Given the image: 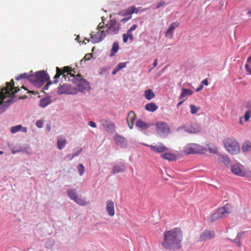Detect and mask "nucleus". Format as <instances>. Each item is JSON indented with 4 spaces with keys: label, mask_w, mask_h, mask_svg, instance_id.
<instances>
[{
    "label": "nucleus",
    "mask_w": 251,
    "mask_h": 251,
    "mask_svg": "<svg viewBox=\"0 0 251 251\" xmlns=\"http://www.w3.org/2000/svg\"><path fill=\"white\" fill-rule=\"evenodd\" d=\"M135 7H129L128 9H127V13L128 15H131L134 12V10H135Z\"/></svg>",
    "instance_id": "44"
},
{
    "label": "nucleus",
    "mask_w": 251,
    "mask_h": 251,
    "mask_svg": "<svg viewBox=\"0 0 251 251\" xmlns=\"http://www.w3.org/2000/svg\"><path fill=\"white\" fill-rule=\"evenodd\" d=\"M88 124L89 126H91L92 127H96V126H97L96 123L92 121L89 122Z\"/></svg>",
    "instance_id": "48"
},
{
    "label": "nucleus",
    "mask_w": 251,
    "mask_h": 251,
    "mask_svg": "<svg viewBox=\"0 0 251 251\" xmlns=\"http://www.w3.org/2000/svg\"><path fill=\"white\" fill-rule=\"evenodd\" d=\"M232 208L230 204L226 203L217 209L210 217L211 222L224 218L232 212Z\"/></svg>",
    "instance_id": "3"
},
{
    "label": "nucleus",
    "mask_w": 251,
    "mask_h": 251,
    "mask_svg": "<svg viewBox=\"0 0 251 251\" xmlns=\"http://www.w3.org/2000/svg\"><path fill=\"white\" fill-rule=\"evenodd\" d=\"M47 128L48 131H50V125H48L47 126Z\"/></svg>",
    "instance_id": "61"
},
{
    "label": "nucleus",
    "mask_w": 251,
    "mask_h": 251,
    "mask_svg": "<svg viewBox=\"0 0 251 251\" xmlns=\"http://www.w3.org/2000/svg\"><path fill=\"white\" fill-rule=\"evenodd\" d=\"M12 84L11 83H8L7 84V87L5 88H0V105L2 104V102L5 98L4 94L8 95L7 96H10V94H12L11 92L10 93V91H11V87L12 86Z\"/></svg>",
    "instance_id": "14"
},
{
    "label": "nucleus",
    "mask_w": 251,
    "mask_h": 251,
    "mask_svg": "<svg viewBox=\"0 0 251 251\" xmlns=\"http://www.w3.org/2000/svg\"><path fill=\"white\" fill-rule=\"evenodd\" d=\"M18 151H15L14 150L12 151V153H15L16 152H17Z\"/></svg>",
    "instance_id": "63"
},
{
    "label": "nucleus",
    "mask_w": 251,
    "mask_h": 251,
    "mask_svg": "<svg viewBox=\"0 0 251 251\" xmlns=\"http://www.w3.org/2000/svg\"><path fill=\"white\" fill-rule=\"evenodd\" d=\"M186 100V99L179 101L177 104V107H178L179 106H180Z\"/></svg>",
    "instance_id": "55"
},
{
    "label": "nucleus",
    "mask_w": 251,
    "mask_h": 251,
    "mask_svg": "<svg viewBox=\"0 0 251 251\" xmlns=\"http://www.w3.org/2000/svg\"><path fill=\"white\" fill-rule=\"evenodd\" d=\"M146 146L149 147L151 151L155 153H163L167 151L169 149L163 143H159L154 145H149L145 144Z\"/></svg>",
    "instance_id": "13"
},
{
    "label": "nucleus",
    "mask_w": 251,
    "mask_h": 251,
    "mask_svg": "<svg viewBox=\"0 0 251 251\" xmlns=\"http://www.w3.org/2000/svg\"><path fill=\"white\" fill-rule=\"evenodd\" d=\"M85 39L87 41V42H89L90 41L89 39H87L86 38H85Z\"/></svg>",
    "instance_id": "64"
},
{
    "label": "nucleus",
    "mask_w": 251,
    "mask_h": 251,
    "mask_svg": "<svg viewBox=\"0 0 251 251\" xmlns=\"http://www.w3.org/2000/svg\"><path fill=\"white\" fill-rule=\"evenodd\" d=\"M114 140L116 144L121 148H125L127 147V141L123 136L116 134L114 136Z\"/></svg>",
    "instance_id": "16"
},
{
    "label": "nucleus",
    "mask_w": 251,
    "mask_h": 251,
    "mask_svg": "<svg viewBox=\"0 0 251 251\" xmlns=\"http://www.w3.org/2000/svg\"><path fill=\"white\" fill-rule=\"evenodd\" d=\"M123 42L124 43H126L128 40V35H127L126 34H124L123 35Z\"/></svg>",
    "instance_id": "49"
},
{
    "label": "nucleus",
    "mask_w": 251,
    "mask_h": 251,
    "mask_svg": "<svg viewBox=\"0 0 251 251\" xmlns=\"http://www.w3.org/2000/svg\"><path fill=\"white\" fill-rule=\"evenodd\" d=\"M251 117V110H249L245 112L244 115V119L245 122H247L249 121V119Z\"/></svg>",
    "instance_id": "42"
},
{
    "label": "nucleus",
    "mask_w": 251,
    "mask_h": 251,
    "mask_svg": "<svg viewBox=\"0 0 251 251\" xmlns=\"http://www.w3.org/2000/svg\"><path fill=\"white\" fill-rule=\"evenodd\" d=\"M31 83L35 86H40L43 83L48 81L50 77L46 72L44 71H38L35 74H32L30 76Z\"/></svg>",
    "instance_id": "6"
},
{
    "label": "nucleus",
    "mask_w": 251,
    "mask_h": 251,
    "mask_svg": "<svg viewBox=\"0 0 251 251\" xmlns=\"http://www.w3.org/2000/svg\"><path fill=\"white\" fill-rule=\"evenodd\" d=\"M209 152L214 154H216L218 152V149L216 147H214L213 148L209 147L208 148Z\"/></svg>",
    "instance_id": "43"
},
{
    "label": "nucleus",
    "mask_w": 251,
    "mask_h": 251,
    "mask_svg": "<svg viewBox=\"0 0 251 251\" xmlns=\"http://www.w3.org/2000/svg\"><path fill=\"white\" fill-rule=\"evenodd\" d=\"M43 122L41 120H38L36 123V125L37 127L41 128L42 127Z\"/></svg>",
    "instance_id": "46"
},
{
    "label": "nucleus",
    "mask_w": 251,
    "mask_h": 251,
    "mask_svg": "<svg viewBox=\"0 0 251 251\" xmlns=\"http://www.w3.org/2000/svg\"><path fill=\"white\" fill-rule=\"evenodd\" d=\"M162 246L168 250L177 249L181 247L183 239V233L179 227H176L163 233Z\"/></svg>",
    "instance_id": "1"
},
{
    "label": "nucleus",
    "mask_w": 251,
    "mask_h": 251,
    "mask_svg": "<svg viewBox=\"0 0 251 251\" xmlns=\"http://www.w3.org/2000/svg\"><path fill=\"white\" fill-rule=\"evenodd\" d=\"M242 166V165L239 163L231 165V171L232 173L235 175L240 176H244L245 173L241 169Z\"/></svg>",
    "instance_id": "17"
},
{
    "label": "nucleus",
    "mask_w": 251,
    "mask_h": 251,
    "mask_svg": "<svg viewBox=\"0 0 251 251\" xmlns=\"http://www.w3.org/2000/svg\"><path fill=\"white\" fill-rule=\"evenodd\" d=\"M145 109L150 112H154L158 109V106L153 102H150L145 105Z\"/></svg>",
    "instance_id": "26"
},
{
    "label": "nucleus",
    "mask_w": 251,
    "mask_h": 251,
    "mask_svg": "<svg viewBox=\"0 0 251 251\" xmlns=\"http://www.w3.org/2000/svg\"><path fill=\"white\" fill-rule=\"evenodd\" d=\"M128 63V62H121L119 63L114 69L113 70L112 72V75H115L118 72H119L120 70L123 68H126V64Z\"/></svg>",
    "instance_id": "25"
},
{
    "label": "nucleus",
    "mask_w": 251,
    "mask_h": 251,
    "mask_svg": "<svg viewBox=\"0 0 251 251\" xmlns=\"http://www.w3.org/2000/svg\"><path fill=\"white\" fill-rule=\"evenodd\" d=\"M23 128V126L22 125H18L15 126H13L11 128V132L12 133H15L19 131H20L22 128Z\"/></svg>",
    "instance_id": "35"
},
{
    "label": "nucleus",
    "mask_w": 251,
    "mask_h": 251,
    "mask_svg": "<svg viewBox=\"0 0 251 251\" xmlns=\"http://www.w3.org/2000/svg\"><path fill=\"white\" fill-rule=\"evenodd\" d=\"M127 35H128V37L131 40H133V37L132 35V34L131 33V32H129L128 31H127V33H126Z\"/></svg>",
    "instance_id": "51"
},
{
    "label": "nucleus",
    "mask_w": 251,
    "mask_h": 251,
    "mask_svg": "<svg viewBox=\"0 0 251 251\" xmlns=\"http://www.w3.org/2000/svg\"><path fill=\"white\" fill-rule=\"evenodd\" d=\"M50 84H51V81H50V82H48V84H46V85L44 86V90H47V89H48V88H49V85H50Z\"/></svg>",
    "instance_id": "53"
},
{
    "label": "nucleus",
    "mask_w": 251,
    "mask_h": 251,
    "mask_svg": "<svg viewBox=\"0 0 251 251\" xmlns=\"http://www.w3.org/2000/svg\"><path fill=\"white\" fill-rule=\"evenodd\" d=\"M157 133L162 137H166L169 132L170 128L169 126L164 122L159 121L155 124Z\"/></svg>",
    "instance_id": "10"
},
{
    "label": "nucleus",
    "mask_w": 251,
    "mask_h": 251,
    "mask_svg": "<svg viewBox=\"0 0 251 251\" xmlns=\"http://www.w3.org/2000/svg\"><path fill=\"white\" fill-rule=\"evenodd\" d=\"M32 75L31 74H28L26 73L22 74L15 78L16 80H19L21 79H27L31 82L30 76Z\"/></svg>",
    "instance_id": "29"
},
{
    "label": "nucleus",
    "mask_w": 251,
    "mask_h": 251,
    "mask_svg": "<svg viewBox=\"0 0 251 251\" xmlns=\"http://www.w3.org/2000/svg\"><path fill=\"white\" fill-rule=\"evenodd\" d=\"M206 149L197 144H188L184 148V152L186 154L204 153Z\"/></svg>",
    "instance_id": "8"
},
{
    "label": "nucleus",
    "mask_w": 251,
    "mask_h": 251,
    "mask_svg": "<svg viewBox=\"0 0 251 251\" xmlns=\"http://www.w3.org/2000/svg\"><path fill=\"white\" fill-rule=\"evenodd\" d=\"M251 149V143L249 141H245L242 146V150H243V151L245 152H247L250 151Z\"/></svg>",
    "instance_id": "30"
},
{
    "label": "nucleus",
    "mask_w": 251,
    "mask_h": 251,
    "mask_svg": "<svg viewBox=\"0 0 251 251\" xmlns=\"http://www.w3.org/2000/svg\"><path fill=\"white\" fill-rule=\"evenodd\" d=\"M67 144V141L64 139H58L57 144V147L59 150H61L65 147Z\"/></svg>",
    "instance_id": "31"
},
{
    "label": "nucleus",
    "mask_w": 251,
    "mask_h": 251,
    "mask_svg": "<svg viewBox=\"0 0 251 251\" xmlns=\"http://www.w3.org/2000/svg\"><path fill=\"white\" fill-rule=\"evenodd\" d=\"M184 128L187 132L191 133H197L201 130V127L200 125L197 124H194L190 127L185 126L184 127Z\"/></svg>",
    "instance_id": "19"
},
{
    "label": "nucleus",
    "mask_w": 251,
    "mask_h": 251,
    "mask_svg": "<svg viewBox=\"0 0 251 251\" xmlns=\"http://www.w3.org/2000/svg\"><path fill=\"white\" fill-rule=\"evenodd\" d=\"M81 151V149H80L76 153H73L72 154H69L67 156V158L69 159V160H72L75 156H77L80 151Z\"/></svg>",
    "instance_id": "40"
},
{
    "label": "nucleus",
    "mask_w": 251,
    "mask_h": 251,
    "mask_svg": "<svg viewBox=\"0 0 251 251\" xmlns=\"http://www.w3.org/2000/svg\"><path fill=\"white\" fill-rule=\"evenodd\" d=\"M135 126L136 127L141 129V130H145L148 129L151 126V125L148 124L142 120L139 119L136 121Z\"/></svg>",
    "instance_id": "22"
},
{
    "label": "nucleus",
    "mask_w": 251,
    "mask_h": 251,
    "mask_svg": "<svg viewBox=\"0 0 251 251\" xmlns=\"http://www.w3.org/2000/svg\"><path fill=\"white\" fill-rule=\"evenodd\" d=\"M112 16H110V18ZM120 29V24L118 23L115 19H110L108 22L104 26L105 32L106 34H116L119 32Z\"/></svg>",
    "instance_id": "7"
},
{
    "label": "nucleus",
    "mask_w": 251,
    "mask_h": 251,
    "mask_svg": "<svg viewBox=\"0 0 251 251\" xmlns=\"http://www.w3.org/2000/svg\"><path fill=\"white\" fill-rule=\"evenodd\" d=\"M78 171L80 176H82L84 172V167L82 164H80L78 166Z\"/></svg>",
    "instance_id": "41"
},
{
    "label": "nucleus",
    "mask_w": 251,
    "mask_h": 251,
    "mask_svg": "<svg viewBox=\"0 0 251 251\" xmlns=\"http://www.w3.org/2000/svg\"><path fill=\"white\" fill-rule=\"evenodd\" d=\"M201 83L207 86L208 84V80H207V79H204V80H202Z\"/></svg>",
    "instance_id": "52"
},
{
    "label": "nucleus",
    "mask_w": 251,
    "mask_h": 251,
    "mask_svg": "<svg viewBox=\"0 0 251 251\" xmlns=\"http://www.w3.org/2000/svg\"><path fill=\"white\" fill-rule=\"evenodd\" d=\"M241 236V235H240L239 234H238L237 235V238L238 239V240H239V244H238L239 246H241V243L240 242Z\"/></svg>",
    "instance_id": "57"
},
{
    "label": "nucleus",
    "mask_w": 251,
    "mask_h": 251,
    "mask_svg": "<svg viewBox=\"0 0 251 251\" xmlns=\"http://www.w3.org/2000/svg\"><path fill=\"white\" fill-rule=\"evenodd\" d=\"M215 234L214 231L205 230L200 235L199 241L201 242L209 240L214 238Z\"/></svg>",
    "instance_id": "15"
},
{
    "label": "nucleus",
    "mask_w": 251,
    "mask_h": 251,
    "mask_svg": "<svg viewBox=\"0 0 251 251\" xmlns=\"http://www.w3.org/2000/svg\"><path fill=\"white\" fill-rule=\"evenodd\" d=\"M67 193L69 198L78 204L85 205L87 204L85 199L76 194L75 189H69Z\"/></svg>",
    "instance_id": "11"
},
{
    "label": "nucleus",
    "mask_w": 251,
    "mask_h": 251,
    "mask_svg": "<svg viewBox=\"0 0 251 251\" xmlns=\"http://www.w3.org/2000/svg\"><path fill=\"white\" fill-rule=\"evenodd\" d=\"M165 5V2L164 1H159V2L158 3V4H157V6H156V8L157 9H158V8H160V7H163V6H164Z\"/></svg>",
    "instance_id": "45"
},
{
    "label": "nucleus",
    "mask_w": 251,
    "mask_h": 251,
    "mask_svg": "<svg viewBox=\"0 0 251 251\" xmlns=\"http://www.w3.org/2000/svg\"><path fill=\"white\" fill-rule=\"evenodd\" d=\"M75 73V71L73 70V69L70 67L69 66H66L63 68L62 70L60 69L59 67H56V73L55 76H54V82L57 83L58 82V79L61 75H63V77L66 79V76L70 75V76L73 77V78H75V76L74 74H72V72Z\"/></svg>",
    "instance_id": "9"
},
{
    "label": "nucleus",
    "mask_w": 251,
    "mask_h": 251,
    "mask_svg": "<svg viewBox=\"0 0 251 251\" xmlns=\"http://www.w3.org/2000/svg\"><path fill=\"white\" fill-rule=\"evenodd\" d=\"M130 18V17L128 18H123V19H122L121 20V22H126Z\"/></svg>",
    "instance_id": "54"
},
{
    "label": "nucleus",
    "mask_w": 251,
    "mask_h": 251,
    "mask_svg": "<svg viewBox=\"0 0 251 251\" xmlns=\"http://www.w3.org/2000/svg\"><path fill=\"white\" fill-rule=\"evenodd\" d=\"M161 157L164 158V159L171 161V160H174L176 159V155L174 154L168 153V152H165L163 154H162L161 155Z\"/></svg>",
    "instance_id": "27"
},
{
    "label": "nucleus",
    "mask_w": 251,
    "mask_h": 251,
    "mask_svg": "<svg viewBox=\"0 0 251 251\" xmlns=\"http://www.w3.org/2000/svg\"><path fill=\"white\" fill-rule=\"evenodd\" d=\"M106 210L110 216L115 215L114 203L112 201L108 200L106 201Z\"/></svg>",
    "instance_id": "18"
},
{
    "label": "nucleus",
    "mask_w": 251,
    "mask_h": 251,
    "mask_svg": "<svg viewBox=\"0 0 251 251\" xmlns=\"http://www.w3.org/2000/svg\"><path fill=\"white\" fill-rule=\"evenodd\" d=\"M222 162L226 165L228 166L230 164L229 158L226 155H223L222 157Z\"/></svg>",
    "instance_id": "36"
},
{
    "label": "nucleus",
    "mask_w": 251,
    "mask_h": 251,
    "mask_svg": "<svg viewBox=\"0 0 251 251\" xmlns=\"http://www.w3.org/2000/svg\"><path fill=\"white\" fill-rule=\"evenodd\" d=\"M225 148L231 154H237L240 152V146L236 139L226 138L223 141Z\"/></svg>",
    "instance_id": "5"
},
{
    "label": "nucleus",
    "mask_w": 251,
    "mask_h": 251,
    "mask_svg": "<svg viewBox=\"0 0 251 251\" xmlns=\"http://www.w3.org/2000/svg\"><path fill=\"white\" fill-rule=\"evenodd\" d=\"M49 100L47 99H42L40 100V105L42 107H45L49 104Z\"/></svg>",
    "instance_id": "38"
},
{
    "label": "nucleus",
    "mask_w": 251,
    "mask_h": 251,
    "mask_svg": "<svg viewBox=\"0 0 251 251\" xmlns=\"http://www.w3.org/2000/svg\"><path fill=\"white\" fill-rule=\"evenodd\" d=\"M137 27L136 25H133L128 30L129 32H131L132 31L134 30Z\"/></svg>",
    "instance_id": "50"
},
{
    "label": "nucleus",
    "mask_w": 251,
    "mask_h": 251,
    "mask_svg": "<svg viewBox=\"0 0 251 251\" xmlns=\"http://www.w3.org/2000/svg\"><path fill=\"white\" fill-rule=\"evenodd\" d=\"M174 31L172 30H170V29L168 28L165 33L166 37L169 38L170 39H172L173 37Z\"/></svg>",
    "instance_id": "39"
},
{
    "label": "nucleus",
    "mask_w": 251,
    "mask_h": 251,
    "mask_svg": "<svg viewBox=\"0 0 251 251\" xmlns=\"http://www.w3.org/2000/svg\"><path fill=\"white\" fill-rule=\"evenodd\" d=\"M92 54L91 53H87L85 55L84 59H85L86 60H88L90 59V58L92 57Z\"/></svg>",
    "instance_id": "47"
},
{
    "label": "nucleus",
    "mask_w": 251,
    "mask_h": 251,
    "mask_svg": "<svg viewBox=\"0 0 251 251\" xmlns=\"http://www.w3.org/2000/svg\"><path fill=\"white\" fill-rule=\"evenodd\" d=\"M203 88V85H201L199 87L197 88L196 90V92L201 91Z\"/></svg>",
    "instance_id": "56"
},
{
    "label": "nucleus",
    "mask_w": 251,
    "mask_h": 251,
    "mask_svg": "<svg viewBox=\"0 0 251 251\" xmlns=\"http://www.w3.org/2000/svg\"><path fill=\"white\" fill-rule=\"evenodd\" d=\"M8 83H11L12 84V86L11 87V91H10V93H12V94H10V96H7V94H5V98H4V100L2 102V104L3 106L5 107L9 106L10 104H11L14 100L13 99L15 96V94H17V96L19 98V99H25L26 98V94L29 93H33V92H31L27 90L24 86H22L21 88L18 86H15V84L14 82V80L12 79L9 82H6V87H3L2 88H5L7 87V84Z\"/></svg>",
    "instance_id": "2"
},
{
    "label": "nucleus",
    "mask_w": 251,
    "mask_h": 251,
    "mask_svg": "<svg viewBox=\"0 0 251 251\" xmlns=\"http://www.w3.org/2000/svg\"><path fill=\"white\" fill-rule=\"evenodd\" d=\"M119 49V44L117 42H114L113 44L112 48L110 53V56H114L115 53L118 51Z\"/></svg>",
    "instance_id": "32"
},
{
    "label": "nucleus",
    "mask_w": 251,
    "mask_h": 251,
    "mask_svg": "<svg viewBox=\"0 0 251 251\" xmlns=\"http://www.w3.org/2000/svg\"><path fill=\"white\" fill-rule=\"evenodd\" d=\"M69 86L67 84L60 85L58 87V93L59 94L69 93Z\"/></svg>",
    "instance_id": "24"
},
{
    "label": "nucleus",
    "mask_w": 251,
    "mask_h": 251,
    "mask_svg": "<svg viewBox=\"0 0 251 251\" xmlns=\"http://www.w3.org/2000/svg\"><path fill=\"white\" fill-rule=\"evenodd\" d=\"M247 14L249 17H251V10L248 11Z\"/></svg>",
    "instance_id": "60"
},
{
    "label": "nucleus",
    "mask_w": 251,
    "mask_h": 251,
    "mask_svg": "<svg viewBox=\"0 0 251 251\" xmlns=\"http://www.w3.org/2000/svg\"><path fill=\"white\" fill-rule=\"evenodd\" d=\"M245 68L248 73L251 75V55L249 56L245 65Z\"/></svg>",
    "instance_id": "33"
},
{
    "label": "nucleus",
    "mask_w": 251,
    "mask_h": 251,
    "mask_svg": "<svg viewBox=\"0 0 251 251\" xmlns=\"http://www.w3.org/2000/svg\"><path fill=\"white\" fill-rule=\"evenodd\" d=\"M22 131L24 132H26L27 131V128L26 127H23L22 128Z\"/></svg>",
    "instance_id": "59"
},
{
    "label": "nucleus",
    "mask_w": 251,
    "mask_h": 251,
    "mask_svg": "<svg viewBox=\"0 0 251 251\" xmlns=\"http://www.w3.org/2000/svg\"><path fill=\"white\" fill-rule=\"evenodd\" d=\"M179 25V23L177 22H174V23H172L169 26V29H170V30H172L173 31H174V30L178 27Z\"/></svg>",
    "instance_id": "37"
},
{
    "label": "nucleus",
    "mask_w": 251,
    "mask_h": 251,
    "mask_svg": "<svg viewBox=\"0 0 251 251\" xmlns=\"http://www.w3.org/2000/svg\"><path fill=\"white\" fill-rule=\"evenodd\" d=\"M157 59H155L154 60L153 63V67H156L157 66Z\"/></svg>",
    "instance_id": "58"
},
{
    "label": "nucleus",
    "mask_w": 251,
    "mask_h": 251,
    "mask_svg": "<svg viewBox=\"0 0 251 251\" xmlns=\"http://www.w3.org/2000/svg\"><path fill=\"white\" fill-rule=\"evenodd\" d=\"M190 111L191 114H194L197 113L201 109L200 107H196L194 104L190 105Z\"/></svg>",
    "instance_id": "34"
},
{
    "label": "nucleus",
    "mask_w": 251,
    "mask_h": 251,
    "mask_svg": "<svg viewBox=\"0 0 251 251\" xmlns=\"http://www.w3.org/2000/svg\"><path fill=\"white\" fill-rule=\"evenodd\" d=\"M126 170V167L124 163L115 165L113 168V173L114 174H118L119 173L124 172Z\"/></svg>",
    "instance_id": "21"
},
{
    "label": "nucleus",
    "mask_w": 251,
    "mask_h": 251,
    "mask_svg": "<svg viewBox=\"0 0 251 251\" xmlns=\"http://www.w3.org/2000/svg\"><path fill=\"white\" fill-rule=\"evenodd\" d=\"M136 118V115L133 111H130L126 118L127 123L130 129H132L134 121Z\"/></svg>",
    "instance_id": "20"
},
{
    "label": "nucleus",
    "mask_w": 251,
    "mask_h": 251,
    "mask_svg": "<svg viewBox=\"0 0 251 251\" xmlns=\"http://www.w3.org/2000/svg\"><path fill=\"white\" fill-rule=\"evenodd\" d=\"M72 81L78 87V89L81 91L87 89L89 87V83L85 79L82 78L78 75L75 76V78H73Z\"/></svg>",
    "instance_id": "12"
},
{
    "label": "nucleus",
    "mask_w": 251,
    "mask_h": 251,
    "mask_svg": "<svg viewBox=\"0 0 251 251\" xmlns=\"http://www.w3.org/2000/svg\"><path fill=\"white\" fill-rule=\"evenodd\" d=\"M144 95L145 98L148 100H150L155 97L153 91L151 89H148L145 91Z\"/></svg>",
    "instance_id": "28"
},
{
    "label": "nucleus",
    "mask_w": 251,
    "mask_h": 251,
    "mask_svg": "<svg viewBox=\"0 0 251 251\" xmlns=\"http://www.w3.org/2000/svg\"><path fill=\"white\" fill-rule=\"evenodd\" d=\"M239 123L240 124H241V125L243 124L242 120V118L241 117L240 118Z\"/></svg>",
    "instance_id": "62"
},
{
    "label": "nucleus",
    "mask_w": 251,
    "mask_h": 251,
    "mask_svg": "<svg viewBox=\"0 0 251 251\" xmlns=\"http://www.w3.org/2000/svg\"><path fill=\"white\" fill-rule=\"evenodd\" d=\"M102 22L100 23L96 31H93L91 34V42L94 44L101 42L107 35L104 29V22L102 19Z\"/></svg>",
    "instance_id": "4"
},
{
    "label": "nucleus",
    "mask_w": 251,
    "mask_h": 251,
    "mask_svg": "<svg viewBox=\"0 0 251 251\" xmlns=\"http://www.w3.org/2000/svg\"><path fill=\"white\" fill-rule=\"evenodd\" d=\"M192 94L193 91L191 90L182 88V93L179 95V99H183L184 98L186 97L187 96H191Z\"/></svg>",
    "instance_id": "23"
}]
</instances>
